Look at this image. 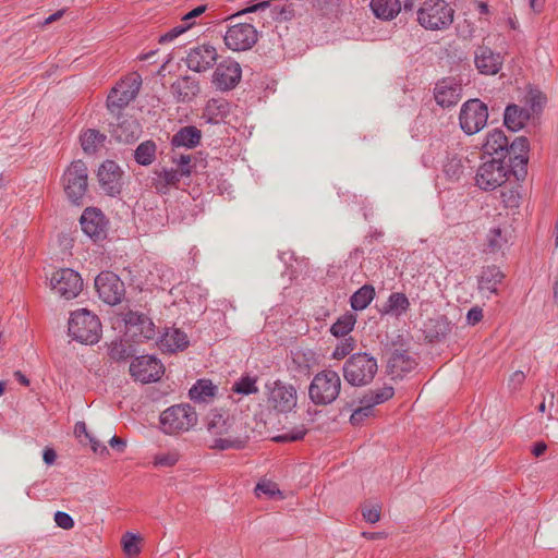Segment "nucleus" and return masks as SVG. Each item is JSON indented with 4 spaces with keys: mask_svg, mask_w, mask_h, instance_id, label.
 <instances>
[{
    "mask_svg": "<svg viewBox=\"0 0 558 558\" xmlns=\"http://www.w3.org/2000/svg\"><path fill=\"white\" fill-rule=\"evenodd\" d=\"M207 430L214 437L209 447L216 450H241L246 447L250 436L233 416L214 410L207 417Z\"/></svg>",
    "mask_w": 558,
    "mask_h": 558,
    "instance_id": "obj_1",
    "label": "nucleus"
},
{
    "mask_svg": "<svg viewBox=\"0 0 558 558\" xmlns=\"http://www.w3.org/2000/svg\"><path fill=\"white\" fill-rule=\"evenodd\" d=\"M378 371L377 360L366 352L351 354L342 366L344 380L353 387L369 385Z\"/></svg>",
    "mask_w": 558,
    "mask_h": 558,
    "instance_id": "obj_2",
    "label": "nucleus"
},
{
    "mask_svg": "<svg viewBox=\"0 0 558 558\" xmlns=\"http://www.w3.org/2000/svg\"><path fill=\"white\" fill-rule=\"evenodd\" d=\"M454 19V9L446 0H425L417 10V22L428 31L447 29Z\"/></svg>",
    "mask_w": 558,
    "mask_h": 558,
    "instance_id": "obj_3",
    "label": "nucleus"
},
{
    "mask_svg": "<svg viewBox=\"0 0 558 558\" xmlns=\"http://www.w3.org/2000/svg\"><path fill=\"white\" fill-rule=\"evenodd\" d=\"M341 379L332 369H324L317 373L308 387V397L316 405L331 404L339 397Z\"/></svg>",
    "mask_w": 558,
    "mask_h": 558,
    "instance_id": "obj_4",
    "label": "nucleus"
},
{
    "mask_svg": "<svg viewBox=\"0 0 558 558\" xmlns=\"http://www.w3.org/2000/svg\"><path fill=\"white\" fill-rule=\"evenodd\" d=\"M68 330L74 340L94 344L100 338L101 323L95 314L86 308H81L71 314Z\"/></svg>",
    "mask_w": 558,
    "mask_h": 558,
    "instance_id": "obj_5",
    "label": "nucleus"
},
{
    "mask_svg": "<svg viewBox=\"0 0 558 558\" xmlns=\"http://www.w3.org/2000/svg\"><path fill=\"white\" fill-rule=\"evenodd\" d=\"M196 424L195 409L187 403L172 405L160 414V425L166 434L187 432Z\"/></svg>",
    "mask_w": 558,
    "mask_h": 558,
    "instance_id": "obj_6",
    "label": "nucleus"
},
{
    "mask_svg": "<svg viewBox=\"0 0 558 558\" xmlns=\"http://www.w3.org/2000/svg\"><path fill=\"white\" fill-rule=\"evenodd\" d=\"M141 86L142 77L137 73L119 82L107 97L108 110L112 113L120 114L121 110L138 95Z\"/></svg>",
    "mask_w": 558,
    "mask_h": 558,
    "instance_id": "obj_7",
    "label": "nucleus"
},
{
    "mask_svg": "<svg viewBox=\"0 0 558 558\" xmlns=\"http://www.w3.org/2000/svg\"><path fill=\"white\" fill-rule=\"evenodd\" d=\"M488 108L480 99H469L460 110L459 123L462 131L468 135H473L482 131L487 124Z\"/></svg>",
    "mask_w": 558,
    "mask_h": 558,
    "instance_id": "obj_8",
    "label": "nucleus"
},
{
    "mask_svg": "<svg viewBox=\"0 0 558 558\" xmlns=\"http://www.w3.org/2000/svg\"><path fill=\"white\" fill-rule=\"evenodd\" d=\"M63 186L68 198L80 204L87 191V167L82 160L73 161L63 174Z\"/></svg>",
    "mask_w": 558,
    "mask_h": 558,
    "instance_id": "obj_9",
    "label": "nucleus"
},
{
    "mask_svg": "<svg viewBox=\"0 0 558 558\" xmlns=\"http://www.w3.org/2000/svg\"><path fill=\"white\" fill-rule=\"evenodd\" d=\"M509 177V169L502 158H493L477 170L475 183L481 190L493 191L502 185Z\"/></svg>",
    "mask_w": 558,
    "mask_h": 558,
    "instance_id": "obj_10",
    "label": "nucleus"
},
{
    "mask_svg": "<svg viewBox=\"0 0 558 558\" xmlns=\"http://www.w3.org/2000/svg\"><path fill=\"white\" fill-rule=\"evenodd\" d=\"M51 289L64 300L76 298L83 289L81 275L71 268L56 270L50 278Z\"/></svg>",
    "mask_w": 558,
    "mask_h": 558,
    "instance_id": "obj_11",
    "label": "nucleus"
},
{
    "mask_svg": "<svg viewBox=\"0 0 558 558\" xmlns=\"http://www.w3.org/2000/svg\"><path fill=\"white\" fill-rule=\"evenodd\" d=\"M95 288L99 299L108 305L121 303L125 294L123 281L112 271H101L95 278Z\"/></svg>",
    "mask_w": 558,
    "mask_h": 558,
    "instance_id": "obj_12",
    "label": "nucleus"
},
{
    "mask_svg": "<svg viewBox=\"0 0 558 558\" xmlns=\"http://www.w3.org/2000/svg\"><path fill=\"white\" fill-rule=\"evenodd\" d=\"M257 31L250 23L231 25L223 37L226 46L233 51L248 50L257 43Z\"/></svg>",
    "mask_w": 558,
    "mask_h": 558,
    "instance_id": "obj_13",
    "label": "nucleus"
},
{
    "mask_svg": "<svg viewBox=\"0 0 558 558\" xmlns=\"http://www.w3.org/2000/svg\"><path fill=\"white\" fill-rule=\"evenodd\" d=\"M393 395L395 390L391 386H384L379 389L367 391L360 400L362 405L352 412L350 423L352 425H360L364 418L373 414L375 405L388 401L393 397Z\"/></svg>",
    "mask_w": 558,
    "mask_h": 558,
    "instance_id": "obj_14",
    "label": "nucleus"
},
{
    "mask_svg": "<svg viewBox=\"0 0 558 558\" xmlns=\"http://www.w3.org/2000/svg\"><path fill=\"white\" fill-rule=\"evenodd\" d=\"M298 403L296 389L293 385L276 380L269 388L268 404L279 413L291 412Z\"/></svg>",
    "mask_w": 558,
    "mask_h": 558,
    "instance_id": "obj_15",
    "label": "nucleus"
},
{
    "mask_svg": "<svg viewBox=\"0 0 558 558\" xmlns=\"http://www.w3.org/2000/svg\"><path fill=\"white\" fill-rule=\"evenodd\" d=\"M163 372L162 363L153 355L137 356L130 365L131 376L143 384L159 380Z\"/></svg>",
    "mask_w": 558,
    "mask_h": 558,
    "instance_id": "obj_16",
    "label": "nucleus"
},
{
    "mask_svg": "<svg viewBox=\"0 0 558 558\" xmlns=\"http://www.w3.org/2000/svg\"><path fill=\"white\" fill-rule=\"evenodd\" d=\"M242 69L239 62L231 58L223 59L217 64L213 74V84L218 90L228 92L240 83Z\"/></svg>",
    "mask_w": 558,
    "mask_h": 558,
    "instance_id": "obj_17",
    "label": "nucleus"
},
{
    "mask_svg": "<svg viewBox=\"0 0 558 558\" xmlns=\"http://www.w3.org/2000/svg\"><path fill=\"white\" fill-rule=\"evenodd\" d=\"M122 170L113 160L104 161L97 172V178L101 190L110 195L116 196L122 190Z\"/></svg>",
    "mask_w": 558,
    "mask_h": 558,
    "instance_id": "obj_18",
    "label": "nucleus"
},
{
    "mask_svg": "<svg viewBox=\"0 0 558 558\" xmlns=\"http://www.w3.org/2000/svg\"><path fill=\"white\" fill-rule=\"evenodd\" d=\"M217 59V49L209 44H202L190 49L185 62L190 70L199 73L213 68Z\"/></svg>",
    "mask_w": 558,
    "mask_h": 558,
    "instance_id": "obj_19",
    "label": "nucleus"
},
{
    "mask_svg": "<svg viewBox=\"0 0 558 558\" xmlns=\"http://www.w3.org/2000/svg\"><path fill=\"white\" fill-rule=\"evenodd\" d=\"M125 325L131 336L140 342L156 338L155 324L143 313L129 312L125 316Z\"/></svg>",
    "mask_w": 558,
    "mask_h": 558,
    "instance_id": "obj_20",
    "label": "nucleus"
},
{
    "mask_svg": "<svg viewBox=\"0 0 558 558\" xmlns=\"http://www.w3.org/2000/svg\"><path fill=\"white\" fill-rule=\"evenodd\" d=\"M462 95L461 84L453 77H445L438 81L434 88V98L442 108L456 106Z\"/></svg>",
    "mask_w": 558,
    "mask_h": 558,
    "instance_id": "obj_21",
    "label": "nucleus"
},
{
    "mask_svg": "<svg viewBox=\"0 0 558 558\" xmlns=\"http://www.w3.org/2000/svg\"><path fill=\"white\" fill-rule=\"evenodd\" d=\"M83 232L94 241H99L107 235V222L102 213L95 208H86L80 219Z\"/></svg>",
    "mask_w": 558,
    "mask_h": 558,
    "instance_id": "obj_22",
    "label": "nucleus"
},
{
    "mask_svg": "<svg viewBox=\"0 0 558 558\" xmlns=\"http://www.w3.org/2000/svg\"><path fill=\"white\" fill-rule=\"evenodd\" d=\"M111 136L119 143L131 144L142 135V125L133 117H118V122L111 124Z\"/></svg>",
    "mask_w": 558,
    "mask_h": 558,
    "instance_id": "obj_23",
    "label": "nucleus"
},
{
    "mask_svg": "<svg viewBox=\"0 0 558 558\" xmlns=\"http://www.w3.org/2000/svg\"><path fill=\"white\" fill-rule=\"evenodd\" d=\"M505 279V274L496 265H489L482 268L477 277V289L482 296L489 299L499 293L498 286Z\"/></svg>",
    "mask_w": 558,
    "mask_h": 558,
    "instance_id": "obj_24",
    "label": "nucleus"
},
{
    "mask_svg": "<svg viewBox=\"0 0 558 558\" xmlns=\"http://www.w3.org/2000/svg\"><path fill=\"white\" fill-rule=\"evenodd\" d=\"M475 66L480 73L495 75L501 69L504 58L487 46H480L474 52Z\"/></svg>",
    "mask_w": 558,
    "mask_h": 558,
    "instance_id": "obj_25",
    "label": "nucleus"
},
{
    "mask_svg": "<svg viewBox=\"0 0 558 558\" xmlns=\"http://www.w3.org/2000/svg\"><path fill=\"white\" fill-rule=\"evenodd\" d=\"M417 366L416 360L407 350L395 349L387 362V373L391 378H402Z\"/></svg>",
    "mask_w": 558,
    "mask_h": 558,
    "instance_id": "obj_26",
    "label": "nucleus"
},
{
    "mask_svg": "<svg viewBox=\"0 0 558 558\" xmlns=\"http://www.w3.org/2000/svg\"><path fill=\"white\" fill-rule=\"evenodd\" d=\"M466 162L457 153L447 150L442 161V174L450 182H460L466 175Z\"/></svg>",
    "mask_w": 558,
    "mask_h": 558,
    "instance_id": "obj_27",
    "label": "nucleus"
},
{
    "mask_svg": "<svg viewBox=\"0 0 558 558\" xmlns=\"http://www.w3.org/2000/svg\"><path fill=\"white\" fill-rule=\"evenodd\" d=\"M508 138L504 131L495 129L487 134L486 142L483 145L484 151L493 158H507Z\"/></svg>",
    "mask_w": 558,
    "mask_h": 558,
    "instance_id": "obj_28",
    "label": "nucleus"
},
{
    "mask_svg": "<svg viewBox=\"0 0 558 558\" xmlns=\"http://www.w3.org/2000/svg\"><path fill=\"white\" fill-rule=\"evenodd\" d=\"M530 118L531 112L526 108L510 104L505 109L504 124L508 130L517 132L524 128Z\"/></svg>",
    "mask_w": 558,
    "mask_h": 558,
    "instance_id": "obj_29",
    "label": "nucleus"
},
{
    "mask_svg": "<svg viewBox=\"0 0 558 558\" xmlns=\"http://www.w3.org/2000/svg\"><path fill=\"white\" fill-rule=\"evenodd\" d=\"M171 90L178 101L185 102L198 94L199 85L195 78L182 76L172 83Z\"/></svg>",
    "mask_w": 558,
    "mask_h": 558,
    "instance_id": "obj_30",
    "label": "nucleus"
},
{
    "mask_svg": "<svg viewBox=\"0 0 558 558\" xmlns=\"http://www.w3.org/2000/svg\"><path fill=\"white\" fill-rule=\"evenodd\" d=\"M202 138V132L194 125H186L181 128L171 138L173 147H196Z\"/></svg>",
    "mask_w": 558,
    "mask_h": 558,
    "instance_id": "obj_31",
    "label": "nucleus"
},
{
    "mask_svg": "<svg viewBox=\"0 0 558 558\" xmlns=\"http://www.w3.org/2000/svg\"><path fill=\"white\" fill-rule=\"evenodd\" d=\"M425 332L430 341L440 340L451 332V323L446 316L438 315L425 323Z\"/></svg>",
    "mask_w": 558,
    "mask_h": 558,
    "instance_id": "obj_32",
    "label": "nucleus"
},
{
    "mask_svg": "<svg viewBox=\"0 0 558 558\" xmlns=\"http://www.w3.org/2000/svg\"><path fill=\"white\" fill-rule=\"evenodd\" d=\"M369 8L376 17L390 21L401 11L400 0H371Z\"/></svg>",
    "mask_w": 558,
    "mask_h": 558,
    "instance_id": "obj_33",
    "label": "nucleus"
},
{
    "mask_svg": "<svg viewBox=\"0 0 558 558\" xmlns=\"http://www.w3.org/2000/svg\"><path fill=\"white\" fill-rule=\"evenodd\" d=\"M161 345L169 352L182 351L189 345L186 333L178 328L168 329L160 339Z\"/></svg>",
    "mask_w": 558,
    "mask_h": 558,
    "instance_id": "obj_34",
    "label": "nucleus"
},
{
    "mask_svg": "<svg viewBox=\"0 0 558 558\" xmlns=\"http://www.w3.org/2000/svg\"><path fill=\"white\" fill-rule=\"evenodd\" d=\"M217 387L209 379H198L190 389L189 396L195 402H209L216 395Z\"/></svg>",
    "mask_w": 558,
    "mask_h": 558,
    "instance_id": "obj_35",
    "label": "nucleus"
},
{
    "mask_svg": "<svg viewBox=\"0 0 558 558\" xmlns=\"http://www.w3.org/2000/svg\"><path fill=\"white\" fill-rule=\"evenodd\" d=\"M81 145L85 154L93 155L104 146L107 136L98 130L88 129L80 136Z\"/></svg>",
    "mask_w": 558,
    "mask_h": 558,
    "instance_id": "obj_36",
    "label": "nucleus"
},
{
    "mask_svg": "<svg viewBox=\"0 0 558 558\" xmlns=\"http://www.w3.org/2000/svg\"><path fill=\"white\" fill-rule=\"evenodd\" d=\"M410 308V301L404 293L392 292L381 310V314H390L397 317L407 313Z\"/></svg>",
    "mask_w": 558,
    "mask_h": 558,
    "instance_id": "obj_37",
    "label": "nucleus"
},
{
    "mask_svg": "<svg viewBox=\"0 0 558 558\" xmlns=\"http://www.w3.org/2000/svg\"><path fill=\"white\" fill-rule=\"evenodd\" d=\"M375 295V288L372 284H364L351 295V307L354 311H363L371 304Z\"/></svg>",
    "mask_w": 558,
    "mask_h": 558,
    "instance_id": "obj_38",
    "label": "nucleus"
},
{
    "mask_svg": "<svg viewBox=\"0 0 558 558\" xmlns=\"http://www.w3.org/2000/svg\"><path fill=\"white\" fill-rule=\"evenodd\" d=\"M527 155L507 156L506 166L509 169V174H513L518 181L524 180L527 174Z\"/></svg>",
    "mask_w": 558,
    "mask_h": 558,
    "instance_id": "obj_39",
    "label": "nucleus"
},
{
    "mask_svg": "<svg viewBox=\"0 0 558 558\" xmlns=\"http://www.w3.org/2000/svg\"><path fill=\"white\" fill-rule=\"evenodd\" d=\"M157 146L153 141L141 143L134 150V159L141 166H149L156 157Z\"/></svg>",
    "mask_w": 558,
    "mask_h": 558,
    "instance_id": "obj_40",
    "label": "nucleus"
},
{
    "mask_svg": "<svg viewBox=\"0 0 558 558\" xmlns=\"http://www.w3.org/2000/svg\"><path fill=\"white\" fill-rule=\"evenodd\" d=\"M155 186L157 190L162 191L169 186H177L183 177L177 169H162L156 172Z\"/></svg>",
    "mask_w": 558,
    "mask_h": 558,
    "instance_id": "obj_41",
    "label": "nucleus"
},
{
    "mask_svg": "<svg viewBox=\"0 0 558 558\" xmlns=\"http://www.w3.org/2000/svg\"><path fill=\"white\" fill-rule=\"evenodd\" d=\"M135 350L132 344L123 340H113L108 345V355L111 360L120 362L129 359L134 354Z\"/></svg>",
    "mask_w": 558,
    "mask_h": 558,
    "instance_id": "obj_42",
    "label": "nucleus"
},
{
    "mask_svg": "<svg viewBox=\"0 0 558 558\" xmlns=\"http://www.w3.org/2000/svg\"><path fill=\"white\" fill-rule=\"evenodd\" d=\"M355 323L356 316L352 313H347L340 316L337 319V322L332 324V326L330 327V332L332 336L337 338H345V336H348L352 331Z\"/></svg>",
    "mask_w": 558,
    "mask_h": 558,
    "instance_id": "obj_43",
    "label": "nucleus"
},
{
    "mask_svg": "<svg viewBox=\"0 0 558 558\" xmlns=\"http://www.w3.org/2000/svg\"><path fill=\"white\" fill-rule=\"evenodd\" d=\"M508 243L507 230L500 227L492 228L487 233V246L490 252L502 250Z\"/></svg>",
    "mask_w": 558,
    "mask_h": 558,
    "instance_id": "obj_44",
    "label": "nucleus"
},
{
    "mask_svg": "<svg viewBox=\"0 0 558 558\" xmlns=\"http://www.w3.org/2000/svg\"><path fill=\"white\" fill-rule=\"evenodd\" d=\"M545 101L546 97L537 89H531L525 97V104L529 106L527 110L531 113L541 112Z\"/></svg>",
    "mask_w": 558,
    "mask_h": 558,
    "instance_id": "obj_45",
    "label": "nucleus"
},
{
    "mask_svg": "<svg viewBox=\"0 0 558 558\" xmlns=\"http://www.w3.org/2000/svg\"><path fill=\"white\" fill-rule=\"evenodd\" d=\"M232 391L245 396L256 393L258 391L256 378L250 376L242 377L233 384Z\"/></svg>",
    "mask_w": 558,
    "mask_h": 558,
    "instance_id": "obj_46",
    "label": "nucleus"
},
{
    "mask_svg": "<svg viewBox=\"0 0 558 558\" xmlns=\"http://www.w3.org/2000/svg\"><path fill=\"white\" fill-rule=\"evenodd\" d=\"M140 536L131 532H126L122 537L123 550L129 556H137L141 553Z\"/></svg>",
    "mask_w": 558,
    "mask_h": 558,
    "instance_id": "obj_47",
    "label": "nucleus"
},
{
    "mask_svg": "<svg viewBox=\"0 0 558 558\" xmlns=\"http://www.w3.org/2000/svg\"><path fill=\"white\" fill-rule=\"evenodd\" d=\"M529 148L530 143L525 136L515 137L511 144L507 145V156L527 155Z\"/></svg>",
    "mask_w": 558,
    "mask_h": 558,
    "instance_id": "obj_48",
    "label": "nucleus"
},
{
    "mask_svg": "<svg viewBox=\"0 0 558 558\" xmlns=\"http://www.w3.org/2000/svg\"><path fill=\"white\" fill-rule=\"evenodd\" d=\"M355 348V340L352 337L343 338L336 345L332 357L336 360H342L349 355Z\"/></svg>",
    "mask_w": 558,
    "mask_h": 558,
    "instance_id": "obj_49",
    "label": "nucleus"
},
{
    "mask_svg": "<svg viewBox=\"0 0 558 558\" xmlns=\"http://www.w3.org/2000/svg\"><path fill=\"white\" fill-rule=\"evenodd\" d=\"M306 433L307 429L303 425H301L276 436L274 440L277 442L298 441L303 439Z\"/></svg>",
    "mask_w": 558,
    "mask_h": 558,
    "instance_id": "obj_50",
    "label": "nucleus"
},
{
    "mask_svg": "<svg viewBox=\"0 0 558 558\" xmlns=\"http://www.w3.org/2000/svg\"><path fill=\"white\" fill-rule=\"evenodd\" d=\"M193 26V23H181L180 25L174 26L170 31H168L166 34L161 35L159 37V43H170L173 39H175L181 34L185 33L187 29H190Z\"/></svg>",
    "mask_w": 558,
    "mask_h": 558,
    "instance_id": "obj_51",
    "label": "nucleus"
},
{
    "mask_svg": "<svg viewBox=\"0 0 558 558\" xmlns=\"http://www.w3.org/2000/svg\"><path fill=\"white\" fill-rule=\"evenodd\" d=\"M255 493L257 497L262 495H266L270 498H274L276 495H281L280 490L277 487V484L270 481H262L256 485Z\"/></svg>",
    "mask_w": 558,
    "mask_h": 558,
    "instance_id": "obj_52",
    "label": "nucleus"
},
{
    "mask_svg": "<svg viewBox=\"0 0 558 558\" xmlns=\"http://www.w3.org/2000/svg\"><path fill=\"white\" fill-rule=\"evenodd\" d=\"M54 522L59 527L63 530H70L74 526L73 518L63 511H57L54 513Z\"/></svg>",
    "mask_w": 558,
    "mask_h": 558,
    "instance_id": "obj_53",
    "label": "nucleus"
},
{
    "mask_svg": "<svg viewBox=\"0 0 558 558\" xmlns=\"http://www.w3.org/2000/svg\"><path fill=\"white\" fill-rule=\"evenodd\" d=\"M179 461L177 452H168L159 454L155 458V464L159 466H172Z\"/></svg>",
    "mask_w": 558,
    "mask_h": 558,
    "instance_id": "obj_54",
    "label": "nucleus"
},
{
    "mask_svg": "<svg viewBox=\"0 0 558 558\" xmlns=\"http://www.w3.org/2000/svg\"><path fill=\"white\" fill-rule=\"evenodd\" d=\"M192 157L191 155H181L179 159L177 160V163L179 166V172L183 177H190L192 173L193 166L191 165Z\"/></svg>",
    "mask_w": 558,
    "mask_h": 558,
    "instance_id": "obj_55",
    "label": "nucleus"
},
{
    "mask_svg": "<svg viewBox=\"0 0 558 558\" xmlns=\"http://www.w3.org/2000/svg\"><path fill=\"white\" fill-rule=\"evenodd\" d=\"M483 318V310L478 306L472 307L466 314L468 324L474 326Z\"/></svg>",
    "mask_w": 558,
    "mask_h": 558,
    "instance_id": "obj_56",
    "label": "nucleus"
},
{
    "mask_svg": "<svg viewBox=\"0 0 558 558\" xmlns=\"http://www.w3.org/2000/svg\"><path fill=\"white\" fill-rule=\"evenodd\" d=\"M269 5H270V1H262V2L255 3L253 5H250V7L245 8L244 10L240 11L235 15L231 16V19H234V17H236V16H239L241 14H245V13H253V12L264 11Z\"/></svg>",
    "mask_w": 558,
    "mask_h": 558,
    "instance_id": "obj_57",
    "label": "nucleus"
},
{
    "mask_svg": "<svg viewBox=\"0 0 558 558\" xmlns=\"http://www.w3.org/2000/svg\"><path fill=\"white\" fill-rule=\"evenodd\" d=\"M206 9H207V5H205V4L194 8L193 10H191L190 12H187L186 14L183 15L182 22L183 23H193L192 20L202 15L206 11Z\"/></svg>",
    "mask_w": 558,
    "mask_h": 558,
    "instance_id": "obj_58",
    "label": "nucleus"
},
{
    "mask_svg": "<svg viewBox=\"0 0 558 558\" xmlns=\"http://www.w3.org/2000/svg\"><path fill=\"white\" fill-rule=\"evenodd\" d=\"M525 374L522 371L514 372L509 379V386L511 389L517 390L524 381Z\"/></svg>",
    "mask_w": 558,
    "mask_h": 558,
    "instance_id": "obj_59",
    "label": "nucleus"
},
{
    "mask_svg": "<svg viewBox=\"0 0 558 558\" xmlns=\"http://www.w3.org/2000/svg\"><path fill=\"white\" fill-rule=\"evenodd\" d=\"M363 518L369 523H376L380 519V511L378 508H369L363 510Z\"/></svg>",
    "mask_w": 558,
    "mask_h": 558,
    "instance_id": "obj_60",
    "label": "nucleus"
},
{
    "mask_svg": "<svg viewBox=\"0 0 558 558\" xmlns=\"http://www.w3.org/2000/svg\"><path fill=\"white\" fill-rule=\"evenodd\" d=\"M74 434L76 437H82L83 435L88 438L90 434L87 432V426L84 422H76L74 426Z\"/></svg>",
    "mask_w": 558,
    "mask_h": 558,
    "instance_id": "obj_61",
    "label": "nucleus"
},
{
    "mask_svg": "<svg viewBox=\"0 0 558 558\" xmlns=\"http://www.w3.org/2000/svg\"><path fill=\"white\" fill-rule=\"evenodd\" d=\"M109 444L110 446L113 448V449H117L119 452H122L124 450V448L126 447V442L125 440H123L122 438L118 437V436H113L110 440H109Z\"/></svg>",
    "mask_w": 558,
    "mask_h": 558,
    "instance_id": "obj_62",
    "label": "nucleus"
},
{
    "mask_svg": "<svg viewBox=\"0 0 558 558\" xmlns=\"http://www.w3.org/2000/svg\"><path fill=\"white\" fill-rule=\"evenodd\" d=\"M56 458H57V453L52 448L47 447L44 450L43 459L46 464H48V465L52 464L56 461Z\"/></svg>",
    "mask_w": 558,
    "mask_h": 558,
    "instance_id": "obj_63",
    "label": "nucleus"
},
{
    "mask_svg": "<svg viewBox=\"0 0 558 558\" xmlns=\"http://www.w3.org/2000/svg\"><path fill=\"white\" fill-rule=\"evenodd\" d=\"M547 449V446L545 442L541 441V442H536L534 444L533 446V449H532V453L535 456V457H539L542 454H544V452L546 451Z\"/></svg>",
    "mask_w": 558,
    "mask_h": 558,
    "instance_id": "obj_64",
    "label": "nucleus"
}]
</instances>
